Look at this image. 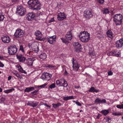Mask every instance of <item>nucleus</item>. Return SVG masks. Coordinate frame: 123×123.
Returning <instances> with one entry per match:
<instances>
[{
	"label": "nucleus",
	"instance_id": "obj_22",
	"mask_svg": "<svg viewBox=\"0 0 123 123\" xmlns=\"http://www.w3.org/2000/svg\"><path fill=\"white\" fill-rule=\"evenodd\" d=\"M107 36L110 38H111L113 37V34H112L111 31L110 30L108 31L107 32Z\"/></svg>",
	"mask_w": 123,
	"mask_h": 123
},
{
	"label": "nucleus",
	"instance_id": "obj_25",
	"mask_svg": "<svg viewBox=\"0 0 123 123\" xmlns=\"http://www.w3.org/2000/svg\"><path fill=\"white\" fill-rule=\"evenodd\" d=\"M35 35L37 36H38L40 37L42 36V34L41 32L39 31H37L35 32Z\"/></svg>",
	"mask_w": 123,
	"mask_h": 123
},
{
	"label": "nucleus",
	"instance_id": "obj_26",
	"mask_svg": "<svg viewBox=\"0 0 123 123\" xmlns=\"http://www.w3.org/2000/svg\"><path fill=\"white\" fill-rule=\"evenodd\" d=\"M53 106L54 108H56L59 107L61 105V104L59 103L56 104H53Z\"/></svg>",
	"mask_w": 123,
	"mask_h": 123
},
{
	"label": "nucleus",
	"instance_id": "obj_17",
	"mask_svg": "<svg viewBox=\"0 0 123 123\" xmlns=\"http://www.w3.org/2000/svg\"><path fill=\"white\" fill-rule=\"evenodd\" d=\"M34 61L33 59L32 58H28L26 59V63L29 66L32 65Z\"/></svg>",
	"mask_w": 123,
	"mask_h": 123
},
{
	"label": "nucleus",
	"instance_id": "obj_34",
	"mask_svg": "<svg viewBox=\"0 0 123 123\" xmlns=\"http://www.w3.org/2000/svg\"><path fill=\"white\" fill-rule=\"evenodd\" d=\"M19 71L22 73H24L25 74L26 73V72L25 70H24L22 68H20L19 69Z\"/></svg>",
	"mask_w": 123,
	"mask_h": 123
},
{
	"label": "nucleus",
	"instance_id": "obj_43",
	"mask_svg": "<svg viewBox=\"0 0 123 123\" xmlns=\"http://www.w3.org/2000/svg\"><path fill=\"white\" fill-rule=\"evenodd\" d=\"M47 67H48L50 68H53L55 67V66H53L52 65H48Z\"/></svg>",
	"mask_w": 123,
	"mask_h": 123
},
{
	"label": "nucleus",
	"instance_id": "obj_49",
	"mask_svg": "<svg viewBox=\"0 0 123 123\" xmlns=\"http://www.w3.org/2000/svg\"><path fill=\"white\" fill-rule=\"evenodd\" d=\"M69 96H67V97H64V100H66V101L67 100H68L69 99Z\"/></svg>",
	"mask_w": 123,
	"mask_h": 123
},
{
	"label": "nucleus",
	"instance_id": "obj_61",
	"mask_svg": "<svg viewBox=\"0 0 123 123\" xmlns=\"http://www.w3.org/2000/svg\"><path fill=\"white\" fill-rule=\"evenodd\" d=\"M80 86H75V88H80Z\"/></svg>",
	"mask_w": 123,
	"mask_h": 123
},
{
	"label": "nucleus",
	"instance_id": "obj_11",
	"mask_svg": "<svg viewBox=\"0 0 123 123\" xmlns=\"http://www.w3.org/2000/svg\"><path fill=\"white\" fill-rule=\"evenodd\" d=\"M38 43L37 42H34L31 44V47L32 49L36 52H37L39 50V47H38Z\"/></svg>",
	"mask_w": 123,
	"mask_h": 123
},
{
	"label": "nucleus",
	"instance_id": "obj_47",
	"mask_svg": "<svg viewBox=\"0 0 123 123\" xmlns=\"http://www.w3.org/2000/svg\"><path fill=\"white\" fill-rule=\"evenodd\" d=\"M94 88L93 87H92L89 90V91L91 92H93L94 90Z\"/></svg>",
	"mask_w": 123,
	"mask_h": 123
},
{
	"label": "nucleus",
	"instance_id": "obj_42",
	"mask_svg": "<svg viewBox=\"0 0 123 123\" xmlns=\"http://www.w3.org/2000/svg\"><path fill=\"white\" fill-rule=\"evenodd\" d=\"M38 103H34L32 104V107H34L35 106H36L38 105Z\"/></svg>",
	"mask_w": 123,
	"mask_h": 123
},
{
	"label": "nucleus",
	"instance_id": "obj_31",
	"mask_svg": "<svg viewBox=\"0 0 123 123\" xmlns=\"http://www.w3.org/2000/svg\"><path fill=\"white\" fill-rule=\"evenodd\" d=\"M55 87V83H53L49 87V88L52 89L54 88Z\"/></svg>",
	"mask_w": 123,
	"mask_h": 123
},
{
	"label": "nucleus",
	"instance_id": "obj_35",
	"mask_svg": "<svg viewBox=\"0 0 123 123\" xmlns=\"http://www.w3.org/2000/svg\"><path fill=\"white\" fill-rule=\"evenodd\" d=\"M104 119H105L106 122H108L109 120H111V118H110L108 117H105L104 118Z\"/></svg>",
	"mask_w": 123,
	"mask_h": 123
},
{
	"label": "nucleus",
	"instance_id": "obj_14",
	"mask_svg": "<svg viewBox=\"0 0 123 123\" xmlns=\"http://www.w3.org/2000/svg\"><path fill=\"white\" fill-rule=\"evenodd\" d=\"M56 36H55L48 37V42L50 44H52L55 41Z\"/></svg>",
	"mask_w": 123,
	"mask_h": 123
},
{
	"label": "nucleus",
	"instance_id": "obj_24",
	"mask_svg": "<svg viewBox=\"0 0 123 123\" xmlns=\"http://www.w3.org/2000/svg\"><path fill=\"white\" fill-rule=\"evenodd\" d=\"M57 18L59 20H62L66 18V16H57Z\"/></svg>",
	"mask_w": 123,
	"mask_h": 123
},
{
	"label": "nucleus",
	"instance_id": "obj_63",
	"mask_svg": "<svg viewBox=\"0 0 123 123\" xmlns=\"http://www.w3.org/2000/svg\"><path fill=\"white\" fill-rule=\"evenodd\" d=\"M27 104V105H29L31 106H32V104L28 103Z\"/></svg>",
	"mask_w": 123,
	"mask_h": 123
},
{
	"label": "nucleus",
	"instance_id": "obj_62",
	"mask_svg": "<svg viewBox=\"0 0 123 123\" xmlns=\"http://www.w3.org/2000/svg\"><path fill=\"white\" fill-rule=\"evenodd\" d=\"M29 55H31L32 54V51H30L29 52Z\"/></svg>",
	"mask_w": 123,
	"mask_h": 123
},
{
	"label": "nucleus",
	"instance_id": "obj_8",
	"mask_svg": "<svg viewBox=\"0 0 123 123\" xmlns=\"http://www.w3.org/2000/svg\"><path fill=\"white\" fill-rule=\"evenodd\" d=\"M9 53L11 55H14L16 52L17 49L15 46H11L8 48Z\"/></svg>",
	"mask_w": 123,
	"mask_h": 123
},
{
	"label": "nucleus",
	"instance_id": "obj_27",
	"mask_svg": "<svg viewBox=\"0 0 123 123\" xmlns=\"http://www.w3.org/2000/svg\"><path fill=\"white\" fill-rule=\"evenodd\" d=\"M14 90V89L12 88L11 89L5 90L4 91V92L5 93H8L11 92H12L13 90Z\"/></svg>",
	"mask_w": 123,
	"mask_h": 123
},
{
	"label": "nucleus",
	"instance_id": "obj_36",
	"mask_svg": "<svg viewBox=\"0 0 123 123\" xmlns=\"http://www.w3.org/2000/svg\"><path fill=\"white\" fill-rule=\"evenodd\" d=\"M38 91V90H36L33 92H31L32 94H33V95H36V94L37 92Z\"/></svg>",
	"mask_w": 123,
	"mask_h": 123
},
{
	"label": "nucleus",
	"instance_id": "obj_16",
	"mask_svg": "<svg viewBox=\"0 0 123 123\" xmlns=\"http://www.w3.org/2000/svg\"><path fill=\"white\" fill-rule=\"evenodd\" d=\"M73 46L75 49V50L76 51L81 49V45L78 42H75L73 44Z\"/></svg>",
	"mask_w": 123,
	"mask_h": 123
},
{
	"label": "nucleus",
	"instance_id": "obj_1",
	"mask_svg": "<svg viewBox=\"0 0 123 123\" xmlns=\"http://www.w3.org/2000/svg\"><path fill=\"white\" fill-rule=\"evenodd\" d=\"M28 4L30 8L34 10L38 11L41 8V4L38 0H30Z\"/></svg>",
	"mask_w": 123,
	"mask_h": 123
},
{
	"label": "nucleus",
	"instance_id": "obj_20",
	"mask_svg": "<svg viewBox=\"0 0 123 123\" xmlns=\"http://www.w3.org/2000/svg\"><path fill=\"white\" fill-rule=\"evenodd\" d=\"M34 89V88L33 87H29L26 88H25V92H29L33 90Z\"/></svg>",
	"mask_w": 123,
	"mask_h": 123
},
{
	"label": "nucleus",
	"instance_id": "obj_6",
	"mask_svg": "<svg viewBox=\"0 0 123 123\" xmlns=\"http://www.w3.org/2000/svg\"><path fill=\"white\" fill-rule=\"evenodd\" d=\"M17 12L21 16L25 15L26 12L25 9L21 6H18L17 8Z\"/></svg>",
	"mask_w": 123,
	"mask_h": 123
},
{
	"label": "nucleus",
	"instance_id": "obj_57",
	"mask_svg": "<svg viewBox=\"0 0 123 123\" xmlns=\"http://www.w3.org/2000/svg\"><path fill=\"white\" fill-rule=\"evenodd\" d=\"M99 91L98 90H96V89H94V90L93 91V92H98Z\"/></svg>",
	"mask_w": 123,
	"mask_h": 123
},
{
	"label": "nucleus",
	"instance_id": "obj_48",
	"mask_svg": "<svg viewBox=\"0 0 123 123\" xmlns=\"http://www.w3.org/2000/svg\"><path fill=\"white\" fill-rule=\"evenodd\" d=\"M76 104L78 106H81V104L78 101H76L75 102Z\"/></svg>",
	"mask_w": 123,
	"mask_h": 123
},
{
	"label": "nucleus",
	"instance_id": "obj_51",
	"mask_svg": "<svg viewBox=\"0 0 123 123\" xmlns=\"http://www.w3.org/2000/svg\"><path fill=\"white\" fill-rule=\"evenodd\" d=\"M113 73L111 71H109L108 72V75H111Z\"/></svg>",
	"mask_w": 123,
	"mask_h": 123
},
{
	"label": "nucleus",
	"instance_id": "obj_52",
	"mask_svg": "<svg viewBox=\"0 0 123 123\" xmlns=\"http://www.w3.org/2000/svg\"><path fill=\"white\" fill-rule=\"evenodd\" d=\"M115 53V55H114V56H115L117 57H120V55L119 53H117V54H116V53Z\"/></svg>",
	"mask_w": 123,
	"mask_h": 123
},
{
	"label": "nucleus",
	"instance_id": "obj_13",
	"mask_svg": "<svg viewBox=\"0 0 123 123\" xmlns=\"http://www.w3.org/2000/svg\"><path fill=\"white\" fill-rule=\"evenodd\" d=\"M84 13L85 17L88 19L90 18L92 16L91 11L90 10L85 11L84 12Z\"/></svg>",
	"mask_w": 123,
	"mask_h": 123
},
{
	"label": "nucleus",
	"instance_id": "obj_3",
	"mask_svg": "<svg viewBox=\"0 0 123 123\" xmlns=\"http://www.w3.org/2000/svg\"><path fill=\"white\" fill-rule=\"evenodd\" d=\"M113 21L116 25H120L122 23L123 17L121 14L115 15L113 17Z\"/></svg>",
	"mask_w": 123,
	"mask_h": 123
},
{
	"label": "nucleus",
	"instance_id": "obj_64",
	"mask_svg": "<svg viewBox=\"0 0 123 123\" xmlns=\"http://www.w3.org/2000/svg\"><path fill=\"white\" fill-rule=\"evenodd\" d=\"M2 89L0 88V92H1L2 91Z\"/></svg>",
	"mask_w": 123,
	"mask_h": 123
},
{
	"label": "nucleus",
	"instance_id": "obj_41",
	"mask_svg": "<svg viewBox=\"0 0 123 123\" xmlns=\"http://www.w3.org/2000/svg\"><path fill=\"white\" fill-rule=\"evenodd\" d=\"M55 20L53 18H51L49 21V23H51L54 21Z\"/></svg>",
	"mask_w": 123,
	"mask_h": 123
},
{
	"label": "nucleus",
	"instance_id": "obj_46",
	"mask_svg": "<svg viewBox=\"0 0 123 123\" xmlns=\"http://www.w3.org/2000/svg\"><path fill=\"white\" fill-rule=\"evenodd\" d=\"M98 1L100 3L102 4L104 3V0H98Z\"/></svg>",
	"mask_w": 123,
	"mask_h": 123
},
{
	"label": "nucleus",
	"instance_id": "obj_10",
	"mask_svg": "<svg viewBox=\"0 0 123 123\" xmlns=\"http://www.w3.org/2000/svg\"><path fill=\"white\" fill-rule=\"evenodd\" d=\"M72 62L73 70L75 71H77L80 67L79 64L76 61L74 60L73 58Z\"/></svg>",
	"mask_w": 123,
	"mask_h": 123
},
{
	"label": "nucleus",
	"instance_id": "obj_38",
	"mask_svg": "<svg viewBox=\"0 0 123 123\" xmlns=\"http://www.w3.org/2000/svg\"><path fill=\"white\" fill-rule=\"evenodd\" d=\"M58 15H59V16H65L64 14V13H61L60 12L59 13H58Z\"/></svg>",
	"mask_w": 123,
	"mask_h": 123
},
{
	"label": "nucleus",
	"instance_id": "obj_58",
	"mask_svg": "<svg viewBox=\"0 0 123 123\" xmlns=\"http://www.w3.org/2000/svg\"><path fill=\"white\" fill-rule=\"evenodd\" d=\"M18 1L17 0H12V1L14 3H15Z\"/></svg>",
	"mask_w": 123,
	"mask_h": 123
},
{
	"label": "nucleus",
	"instance_id": "obj_28",
	"mask_svg": "<svg viewBox=\"0 0 123 123\" xmlns=\"http://www.w3.org/2000/svg\"><path fill=\"white\" fill-rule=\"evenodd\" d=\"M109 11L108 10V9L107 8H104L103 11V14H107L109 13Z\"/></svg>",
	"mask_w": 123,
	"mask_h": 123
},
{
	"label": "nucleus",
	"instance_id": "obj_19",
	"mask_svg": "<svg viewBox=\"0 0 123 123\" xmlns=\"http://www.w3.org/2000/svg\"><path fill=\"white\" fill-rule=\"evenodd\" d=\"M17 56L20 62H23L25 60V58L22 55H17Z\"/></svg>",
	"mask_w": 123,
	"mask_h": 123
},
{
	"label": "nucleus",
	"instance_id": "obj_9",
	"mask_svg": "<svg viewBox=\"0 0 123 123\" xmlns=\"http://www.w3.org/2000/svg\"><path fill=\"white\" fill-rule=\"evenodd\" d=\"M52 75L46 73L43 74L41 77V78L44 80H49L51 79Z\"/></svg>",
	"mask_w": 123,
	"mask_h": 123
},
{
	"label": "nucleus",
	"instance_id": "obj_32",
	"mask_svg": "<svg viewBox=\"0 0 123 123\" xmlns=\"http://www.w3.org/2000/svg\"><path fill=\"white\" fill-rule=\"evenodd\" d=\"M15 75H16L17 77L20 78V79H21L22 76H21L20 75L18 74L17 73V72H15V73H13Z\"/></svg>",
	"mask_w": 123,
	"mask_h": 123
},
{
	"label": "nucleus",
	"instance_id": "obj_7",
	"mask_svg": "<svg viewBox=\"0 0 123 123\" xmlns=\"http://www.w3.org/2000/svg\"><path fill=\"white\" fill-rule=\"evenodd\" d=\"M25 31L21 29H18L16 30L14 34V36L16 38H19L23 37L24 35Z\"/></svg>",
	"mask_w": 123,
	"mask_h": 123
},
{
	"label": "nucleus",
	"instance_id": "obj_45",
	"mask_svg": "<svg viewBox=\"0 0 123 123\" xmlns=\"http://www.w3.org/2000/svg\"><path fill=\"white\" fill-rule=\"evenodd\" d=\"M122 104L121 105H117V107L120 109H123Z\"/></svg>",
	"mask_w": 123,
	"mask_h": 123
},
{
	"label": "nucleus",
	"instance_id": "obj_50",
	"mask_svg": "<svg viewBox=\"0 0 123 123\" xmlns=\"http://www.w3.org/2000/svg\"><path fill=\"white\" fill-rule=\"evenodd\" d=\"M69 96H67V97H64V100H66V101L67 100H68L69 99Z\"/></svg>",
	"mask_w": 123,
	"mask_h": 123
},
{
	"label": "nucleus",
	"instance_id": "obj_37",
	"mask_svg": "<svg viewBox=\"0 0 123 123\" xmlns=\"http://www.w3.org/2000/svg\"><path fill=\"white\" fill-rule=\"evenodd\" d=\"M19 50H21L23 52H24L23 47L22 45H20L19 47Z\"/></svg>",
	"mask_w": 123,
	"mask_h": 123
},
{
	"label": "nucleus",
	"instance_id": "obj_12",
	"mask_svg": "<svg viewBox=\"0 0 123 123\" xmlns=\"http://www.w3.org/2000/svg\"><path fill=\"white\" fill-rule=\"evenodd\" d=\"M116 47L118 49L121 48L123 46V38L117 41L115 43Z\"/></svg>",
	"mask_w": 123,
	"mask_h": 123
},
{
	"label": "nucleus",
	"instance_id": "obj_60",
	"mask_svg": "<svg viewBox=\"0 0 123 123\" xmlns=\"http://www.w3.org/2000/svg\"><path fill=\"white\" fill-rule=\"evenodd\" d=\"M44 105L46 106H47V107H50V106H49L48 105H47V104H44Z\"/></svg>",
	"mask_w": 123,
	"mask_h": 123
},
{
	"label": "nucleus",
	"instance_id": "obj_5",
	"mask_svg": "<svg viewBox=\"0 0 123 123\" xmlns=\"http://www.w3.org/2000/svg\"><path fill=\"white\" fill-rule=\"evenodd\" d=\"M56 84L57 86H59L66 87L68 86L67 81L64 78H62L57 80Z\"/></svg>",
	"mask_w": 123,
	"mask_h": 123
},
{
	"label": "nucleus",
	"instance_id": "obj_30",
	"mask_svg": "<svg viewBox=\"0 0 123 123\" xmlns=\"http://www.w3.org/2000/svg\"><path fill=\"white\" fill-rule=\"evenodd\" d=\"M4 15L2 14L0 12V21H2L4 18Z\"/></svg>",
	"mask_w": 123,
	"mask_h": 123
},
{
	"label": "nucleus",
	"instance_id": "obj_56",
	"mask_svg": "<svg viewBox=\"0 0 123 123\" xmlns=\"http://www.w3.org/2000/svg\"><path fill=\"white\" fill-rule=\"evenodd\" d=\"M65 74L67 75H68V73L67 72V71L66 70H65Z\"/></svg>",
	"mask_w": 123,
	"mask_h": 123
},
{
	"label": "nucleus",
	"instance_id": "obj_39",
	"mask_svg": "<svg viewBox=\"0 0 123 123\" xmlns=\"http://www.w3.org/2000/svg\"><path fill=\"white\" fill-rule=\"evenodd\" d=\"M47 85V84L46 83H45L43 85H40V86H38V87H41V88H43L45 87L46 85Z\"/></svg>",
	"mask_w": 123,
	"mask_h": 123
},
{
	"label": "nucleus",
	"instance_id": "obj_21",
	"mask_svg": "<svg viewBox=\"0 0 123 123\" xmlns=\"http://www.w3.org/2000/svg\"><path fill=\"white\" fill-rule=\"evenodd\" d=\"M39 57L43 60L45 59L46 58V55L45 53L41 54L40 55Z\"/></svg>",
	"mask_w": 123,
	"mask_h": 123
},
{
	"label": "nucleus",
	"instance_id": "obj_2",
	"mask_svg": "<svg viewBox=\"0 0 123 123\" xmlns=\"http://www.w3.org/2000/svg\"><path fill=\"white\" fill-rule=\"evenodd\" d=\"M81 41L84 43L87 42L90 40V34L87 32H81L79 35Z\"/></svg>",
	"mask_w": 123,
	"mask_h": 123
},
{
	"label": "nucleus",
	"instance_id": "obj_54",
	"mask_svg": "<svg viewBox=\"0 0 123 123\" xmlns=\"http://www.w3.org/2000/svg\"><path fill=\"white\" fill-rule=\"evenodd\" d=\"M69 99H74V98L73 96H69Z\"/></svg>",
	"mask_w": 123,
	"mask_h": 123
},
{
	"label": "nucleus",
	"instance_id": "obj_29",
	"mask_svg": "<svg viewBox=\"0 0 123 123\" xmlns=\"http://www.w3.org/2000/svg\"><path fill=\"white\" fill-rule=\"evenodd\" d=\"M115 52H111L107 53V55L108 56L110 55H113V56H114V55H115L116 54Z\"/></svg>",
	"mask_w": 123,
	"mask_h": 123
},
{
	"label": "nucleus",
	"instance_id": "obj_33",
	"mask_svg": "<svg viewBox=\"0 0 123 123\" xmlns=\"http://www.w3.org/2000/svg\"><path fill=\"white\" fill-rule=\"evenodd\" d=\"M101 99L99 98H96L95 101V103H100Z\"/></svg>",
	"mask_w": 123,
	"mask_h": 123
},
{
	"label": "nucleus",
	"instance_id": "obj_23",
	"mask_svg": "<svg viewBox=\"0 0 123 123\" xmlns=\"http://www.w3.org/2000/svg\"><path fill=\"white\" fill-rule=\"evenodd\" d=\"M109 110H103L101 111V113L105 116H106L109 113Z\"/></svg>",
	"mask_w": 123,
	"mask_h": 123
},
{
	"label": "nucleus",
	"instance_id": "obj_4",
	"mask_svg": "<svg viewBox=\"0 0 123 123\" xmlns=\"http://www.w3.org/2000/svg\"><path fill=\"white\" fill-rule=\"evenodd\" d=\"M65 37L66 38L65 39L61 38V39L64 43L68 44L69 43V41L71 40L73 37L71 31L67 32L66 35Z\"/></svg>",
	"mask_w": 123,
	"mask_h": 123
},
{
	"label": "nucleus",
	"instance_id": "obj_40",
	"mask_svg": "<svg viewBox=\"0 0 123 123\" xmlns=\"http://www.w3.org/2000/svg\"><path fill=\"white\" fill-rule=\"evenodd\" d=\"M113 115L114 116H118L121 115V113H117L116 112H114L112 113Z\"/></svg>",
	"mask_w": 123,
	"mask_h": 123
},
{
	"label": "nucleus",
	"instance_id": "obj_55",
	"mask_svg": "<svg viewBox=\"0 0 123 123\" xmlns=\"http://www.w3.org/2000/svg\"><path fill=\"white\" fill-rule=\"evenodd\" d=\"M101 115L98 114L97 117V119H98L99 118V117L101 116Z\"/></svg>",
	"mask_w": 123,
	"mask_h": 123
},
{
	"label": "nucleus",
	"instance_id": "obj_18",
	"mask_svg": "<svg viewBox=\"0 0 123 123\" xmlns=\"http://www.w3.org/2000/svg\"><path fill=\"white\" fill-rule=\"evenodd\" d=\"M27 16V19L29 21L31 20L35 16L34 13H29Z\"/></svg>",
	"mask_w": 123,
	"mask_h": 123
},
{
	"label": "nucleus",
	"instance_id": "obj_15",
	"mask_svg": "<svg viewBox=\"0 0 123 123\" xmlns=\"http://www.w3.org/2000/svg\"><path fill=\"white\" fill-rule=\"evenodd\" d=\"M2 41L4 43H8L11 40L10 39L8 36H5L1 37Z\"/></svg>",
	"mask_w": 123,
	"mask_h": 123
},
{
	"label": "nucleus",
	"instance_id": "obj_44",
	"mask_svg": "<svg viewBox=\"0 0 123 123\" xmlns=\"http://www.w3.org/2000/svg\"><path fill=\"white\" fill-rule=\"evenodd\" d=\"M106 100L105 99H101L100 103H105Z\"/></svg>",
	"mask_w": 123,
	"mask_h": 123
},
{
	"label": "nucleus",
	"instance_id": "obj_53",
	"mask_svg": "<svg viewBox=\"0 0 123 123\" xmlns=\"http://www.w3.org/2000/svg\"><path fill=\"white\" fill-rule=\"evenodd\" d=\"M4 66V65L0 62V67H3Z\"/></svg>",
	"mask_w": 123,
	"mask_h": 123
},
{
	"label": "nucleus",
	"instance_id": "obj_59",
	"mask_svg": "<svg viewBox=\"0 0 123 123\" xmlns=\"http://www.w3.org/2000/svg\"><path fill=\"white\" fill-rule=\"evenodd\" d=\"M11 78L12 77L11 76H9V77H8V80H10L11 79Z\"/></svg>",
	"mask_w": 123,
	"mask_h": 123
}]
</instances>
